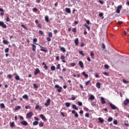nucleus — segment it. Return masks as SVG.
<instances>
[{"instance_id":"obj_1","label":"nucleus","mask_w":129,"mask_h":129,"mask_svg":"<svg viewBox=\"0 0 129 129\" xmlns=\"http://www.w3.org/2000/svg\"><path fill=\"white\" fill-rule=\"evenodd\" d=\"M35 44L36 45H38V46H39L40 47V51H42V52H47V48L46 47H44V46H42L41 45L39 44H37L36 43H35Z\"/></svg>"},{"instance_id":"obj_2","label":"nucleus","mask_w":129,"mask_h":129,"mask_svg":"<svg viewBox=\"0 0 129 129\" xmlns=\"http://www.w3.org/2000/svg\"><path fill=\"white\" fill-rule=\"evenodd\" d=\"M54 88H57V92H58L59 93L62 92V89H63V88L59 86V85L58 84L55 85Z\"/></svg>"},{"instance_id":"obj_3","label":"nucleus","mask_w":129,"mask_h":129,"mask_svg":"<svg viewBox=\"0 0 129 129\" xmlns=\"http://www.w3.org/2000/svg\"><path fill=\"white\" fill-rule=\"evenodd\" d=\"M109 106L111 107V109H113V110L115 109H118V108L116 107V106L113 105V104L110 103Z\"/></svg>"},{"instance_id":"obj_4","label":"nucleus","mask_w":129,"mask_h":129,"mask_svg":"<svg viewBox=\"0 0 129 129\" xmlns=\"http://www.w3.org/2000/svg\"><path fill=\"white\" fill-rule=\"evenodd\" d=\"M0 27H2L4 29H7V25L3 21H0Z\"/></svg>"},{"instance_id":"obj_5","label":"nucleus","mask_w":129,"mask_h":129,"mask_svg":"<svg viewBox=\"0 0 129 129\" xmlns=\"http://www.w3.org/2000/svg\"><path fill=\"white\" fill-rule=\"evenodd\" d=\"M32 116H33V112H30L27 114L26 117L27 118H28L30 119V118H32Z\"/></svg>"},{"instance_id":"obj_6","label":"nucleus","mask_w":129,"mask_h":129,"mask_svg":"<svg viewBox=\"0 0 129 129\" xmlns=\"http://www.w3.org/2000/svg\"><path fill=\"white\" fill-rule=\"evenodd\" d=\"M51 103V99L49 98L47 100L46 102L45 103V106H49Z\"/></svg>"},{"instance_id":"obj_7","label":"nucleus","mask_w":129,"mask_h":129,"mask_svg":"<svg viewBox=\"0 0 129 129\" xmlns=\"http://www.w3.org/2000/svg\"><path fill=\"white\" fill-rule=\"evenodd\" d=\"M20 123L22 124V125H25V126L28 125V122H27L26 120H23V121H21Z\"/></svg>"},{"instance_id":"obj_8","label":"nucleus","mask_w":129,"mask_h":129,"mask_svg":"<svg viewBox=\"0 0 129 129\" xmlns=\"http://www.w3.org/2000/svg\"><path fill=\"white\" fill-rule=\"evenodd\" d=\"M40 116L41 118L42 119V120H44V121H47V119L46 118V117L44 116V115L40 114Z\"/></svg>"},{"instance_id":"obj_9","label":"nucleus","mask_w":129,"mask_h":129,"mask_svg":"<svg viewBox=\"0 0 129 129\" xmlns=\"http://www.w3.org/2000/svg\"><path fill=\"white\" fill-rule=\"evenodd\" d=\"M40 73V70L38 68L36 69L34 72V75H37Z\"/></svg>"},{"instance_id":"obj_10","label":"nucleus","mask_w":129,"mask_h":129,"mask_svg":"<svg viewBox=\"0 0 129 129\" xmlns=\"http://www.w3.org/2000/svg\"><path fill=\"white\" fill-rule=\"evenodd\" d=\"M79 42V39H78V38H77L76 39H75V44L76 46H78Z\"/></svg>"},{"instance_id":"obj_11","label":"nucleus","mask_w":129,"mask_h":129,"mask_svg":"<svg viewBox=\"0 0 129 129\" xmlns=\"http://www.w3.org/2000/svg\"><path fill=\"white\" fill-rule=\"evenodd\" d=\"M101 101L102 104H105V103H106V102H105V100H104V98L102 97H101Z\"/></svg>"},{"instance_id":"obj_12","label":"nucleus","mask_w":129,"mask_h":129,"mask_svg":"<svg viewBox=\"0 0 129 129\" xmlns=\"http://www.w3.org/2000/svg\"><path fill=\"white\" fill-rule=\"evenodd\" d=\"M124 105H127L129 103V99H126L123 102Z\"/></svg>"},{"instance_id":"obj_13","label":"nucleus","mask_w":129,"mask_h":129,"mask_svg":"<svg viewBox=\"0 0 129 129\" xmlns=\"http://www.w3.org/2000/svg\"><path fill=\"white\" fill-rule=\"evenodd\" d=\"M79 64L81 68H83V67H84V66L83 65V62H82V61H79Z\"/></svg>"},{"instance_id":"obj_14","label":"nucleus","mask_w":129,"mask_h":129,"mask_svg":"<svg viewBox=\"0 0 129 129\" xmlns=\"http://www.w3.org/2000/svg\"><path fill=\"white\" fill-rule=\"evenodd\" d=\"M101 85V83H99V82H97L96 84V86L97 88H98V89H99L100 88V86Z\"/></svg>"},{"instance_id":"obj_15","label":"nucleus","mask_w":129,"mask_h":129,"mask_svg":"<svg viewBox=\"0 0 129 129\" xmlns=\"http://www.w3.org/2000/svg\"><path fill=\"white\" fill-rule=\"evenodd\" d=\"M99 122H100L101 123H103V122L104 121V120L103 119H102L101 117H99L98 118Z\"/></svg>"},{"instance_id":"obj_16","label":"nucleus","mask_w":129,"mask_h":129,"mask_svg":"<svg viewBox=\"0 0 129 129\" xmlns=\"http://www.w3.org/2000/svg\"><path fill=\"white\" fill-rule=\"evenodd\" d=\"M0 12H1V13H0L1 16H4V15H5L3 9L0 8Z\"/></svg>"},{"instance_id":"obj_17","label":"nucleus","mask_w":129,"mask_h":129,"mask_svg":"<svg viewBox=\"0 0 129 129\" xmlns=\"http://www.w3.org/2000/svg\"><path fill=\"white\" fill-rule=\"evenodd\" d=\"M72 108L75 110H78V107H77V106L75 104L73 105Z\"/></svg>"},{"instance_id":"obj_18","label":"nucleus","mask_w":129,"mask_h":129,"mask_svg":"<svg viewBox=\"0 0 129 129\" xmlns=\"http://www.w3.org/2000/svg\"><path fill=\"white\" fill-rule=\"evenodd\" d=\"M66 12L67 13H68V14H71V10H70V8H66Z\"/></svg>"},{"instance_id":"obj_19","label":"nucleus","mask_w":129,"mask_h":129,"mask_svg":"<svg viewBox=\"0 0 129 129\" xmlns=\"http://www.w3.org/2000/svg\"><path fill=\"white\" fill-rule=\"evenodd\" d=\"M32 51L33 52H35L36 51V45L34 44H32Z\"/></svg>"},{"instance_id":"obj_20","label":"nucleus","mask_w":129,"mask_h":129,"mask_svg":"<svg viewBox=\"0 0 129 129\" xmlns=\"http://www.w3.org/2000/svg\"><path fill=\"white\" fill-rule=\"evenodd\" d=\"M23 98L24 99H28V98H29V96H28V95L25 94L23 96Z\"/></svg>"},{"instance_id":"obj_21","label":"nucleus","mask_w":129,"mask_h":129,"mask_svg":"<svg viewBox=\"0 0 129 129\" xmlns=\"http://www.w3.org/2000/svg\"><path fill=\"white\" fill-rule=\"evenodd\" d=\"M50 69L52 71H55V70H56V67H55L54 66H52Z\"/></svg>"},{"instance_id":"obj_22","label":"nucleus","mask_w":129,"mask_h":129,"mask_svg":"<svg viewBox=\"0 0 129 129\" xmlns=\"http://www.w3.org/2000/svg\"><path fill=\"white\" fill-rule=\"evenodd\" d=\"M95 98V97H94V96L93 95H91L90 97V100H94Z\"/></svg>"},{"instance_id":"obj_23","label":"nucleus","mask_w":129,"mask_h":129,"mask_svg":"<svg viewBox=\"0 0 129 129\" xmlns=\"http://www.w3.org/2000/svg\"><path fill=\"white\" fill-rule=\"evenodd\" d=\"M84 26L88 29V31H90V27L88 26L87 24H84Z\"/></svg>"},{"instance_id":"obj_24","label":"nucleus","mask_w":129,"mask_h":129,"mask_svg":"<svg viewBox=\"0 0 129 129\" xmlns=\"http://www.w3.org/2000/svg\"><path fill=\"white\" fill-rule=\"evenodd\" d=\"M70 105H71V103H70L69 102H66V106L67 107H70Z\"/></svg>"},{"instance_id":"obj_25","label":"nucleus","mask_w":129,"mask_h":129,"mask_svg":"<svg viewBox=\"0 0 129 129\" xmlns=\"http://www.w3.org/2000/svg\"><path fill=\"white\" fill-rule=\"evenodd\" d=\"M83 75L86 78H88V75H87V74L85 73V72H83Z\"/></svg>"},{"instance_id":"obj_26","label":"nucleus","mask_w":129,"mask_h":129,"mask_svg":"<svg viewBox=\"0 0 129 129\" xmlns=\"http://www.w3.org/2000/svg\"><path fill=\"white\" fill-rule=\"evenodd\" d=\"M33 125H38V124H39V121H35L33 122Z\"/></svg>"},{"instance_id":"obj_27","label":"nucleus","mask_w":129,"mask_h":129,"mask_svg":"<svg viewBox=\"0 0 129 129\" xmlns=\"http://www.w3.org/2000/svg\"><path fill=\"white\" fill-rule=\"evenodd\" d=\"M0 106H1V108H6V106L5 105V104H4V103H1L0 104Z\"/></svg>"},{"instance_id":"obj_28","label":"nucleus","mask_w":129,"mask_h":129,"mask_svg":"<svg viewBox=\"0 0 129 129\" xmlns=\"http://www.w3.org/2000/svg\"><path fill=\"white\" fill-rule=\"evenodd\" d=\"M15 79L16 80H20V76H19L18 75H16L15 76Z\"/></svg>"},{"instance_id":"obj_29","label":"nucleus","mask_w":129,"mask_h":129,"mask_svg":"<svg viewBox=\"0 0 129 129\" xmlns=\"http://www.w3.org/2000/svg\"><path fill=\"white\" fill-rule=\"evenodd\" d=\"M32 11L34 13H37V12H38V9L34 8L32 9Z\"/></svg>"},{"instance_id":"obj_30","label":"nucleus","mask_w":129,"mask_h":129,"mask_svg":"<svg viewBox=\"0 0 129 129\" xmlns=\"http://www.w3.org/2000/svg\"><path fill=\"white\" fill-rule=\"evenodd\" d=\"M10 126H11V127H14V126H15V122L14 121H13L11 123H10Z\"/></svg>"},{"instance_id":"obj_31","label":"nucleus","mask_w":129,"mask_h":129,"mask_svg":"<svg viewBox=\"0 0 129 129\" xmlns=\"http://www.w3.org/2000/svg\"><path fill=\"white\" fill-rule=\"evenodd\" d=\"M60 50L61 51H62V52H66V49L63 47H61Z\"/></svg>"},{"instance_id":"obj_32","label":"nucleus","mask_w":129,"mask_h":129,"mask_svg":"<svg viewBox=\"0 0 129 129\" xmlns=\"http://www.w3.org/2000/svg\"><path fill=\"white\" fill-rule=\"evenodd\" d=\"M79 54H80V55H82V56H85V54L83 53V51H80Z\"/></svg>"},{"instance_id":"obj_33","label":"nucleus","mask_w":129,"mask_h":129,"mask_svg":"<svg viewBox=\"0 0 129 129\" xmlns=\"http://www.w3.org/2000/svg\"><path fill=\"white\" fill-rule=\"evenodd\" d=\"M45 20L46 22H49V17L45 16Z\"/></svg>"},{"instance_id":"obj_34","label":"nucleus","mask_w":129,"mask_h":129,"mask_svg":"<svg viewBox=\"0 0 129 129\" xmlns=\"http://www.w3.org/2000/svg\"><path fill=\"white\" fill-rule=\"evenodd\" d=\"M102 73L104 75H105V76H108L109 75L108 73H107L106 72H103Z\"/></svg>"},{"instance_id":"obj_35","label":"nucleus","mask_w":129,"mask_h":129,"mask_svg":"<svg viewBox=\"0 0 129 129\" xmlns=\"http://www.w3.org/2000/svg\"><path fill=\"white\" fill-rule=\"evenodd\" d=\"M7 77L9 78V79H12V78H13V77L11 74L8 75Z\"/></svg>"},{"instance_id":"obj_36","label":"nucleus","mask_w":129,"mask_h":129,"mask_svg":"<svg viewBox=\"0 0 129 129\" xmlns=\"http://www.w3.org/2000/svg\"><path fill=\"white\" fill-rule=\"evenodd\" d=\"M18 109H21V106H17L16 107L15 110H18Z\"/></svg>"},{"instance_id":"obj_37","label":"nucleus","mask_w":129,"mask_h":129,"mask_svg":"<svg viewBox=\"0 0 129 129\" xmlns=\"http://www.w3.org/2000/svg\"><path fill=\"white\" fill-rule=\"evenodd\" d=\"M3 44H5V45H8L9 43H8V41L6 40H3Z\"/></svg>"},{"instance_id":"obj_38","label":"nucleus","mask_w":129,"mask_h":129,"mask_svg":"<svg viewBox=\"0 0 129 129\" xmlns=\"http://www.w3.org/2000/svg\"><path fill=\"white\" fill-rule=\"evenodd\" d=\"M104 67L105 69H109V66L108 64H105Z\"/></svg>"},{"instance_id":"obj_39","label":"nucleus","mask_w":129,"mask_h":129,"mask_svg":"<svg viewBox=\"0 0 129 129\" xmlns=\"http://www.w3.org/2000/svg\"><path fill=\"white\" fill-rule=\"evenodd\" d=\"M72 32H73V33H76V32H77L76 28H73L72 29Z\"/></svg>"},{"instance_id":"obj_40","label":"nucleus","mask_w":129,"mask_h":129,"mask_svg":"<svg viewBox=\"0 0 129 129\" xmlns=\"http://www.w3.org/2000/svg\"><path fill=\"white\" fill-rule=\"evenodd\" d=\"M75 65H76V63H75V62H71V66H72V67H74V66H75Z\"/></svg>"},{"instance_id":"obj_41","label":"nucleus","mask_w":129,"mask_h":129,"mask_svg":"<svg viewBox=\"0 0 129 129\" xmlns=\"http://www.w3.org/2000/svg\"><path fill=\"white\" fill-rule=\"evenodd\" d=\"M89 83H90V81H88L85 83V84L86 86H87Z\"/></svg>"},{"instance_id":"obj_42","label":"nucleus","mask_w":129,"mask_h":129,"mask_svg":"<svg viewBox=\"0 0 129 129\" xmlns=\"http://www.w3.org/2000/svg\"><path fill=\"white\" fill-rule=\"evenodd\" d=\"M108 121L109 122H110V121H112V117H109L108 118Z\"/></svg>"},{"instance_id":"obj_43","label":"nucleus","mask_w":129,"mask_h":129,"mask_svg":"<svg viewBox=\"0 0 129 129\" xmlns=\"http://www.w3.org/2000/svg\"><path fill=\"white\" fill-rule=\"evenodd\" d=\"M52 36H53V34H52V32H49V33H48V37L51 38V37H52Z\"/></svg>"},{"instance_id":"obj_44","label":"nucleus","mask_w":129,"mask_h":129,"mask_svg":"<svg viewBox=\"0 0 129 129\" xmlns=\"http://www.w3.org/2000/svg\"><path fill=\"white\" fill-rule=\"evenodd\" d=\"M56 69H61V67L60 64H58L57 67H56Z\"/></svg>"},{"instance_id":"obj_45","label":"nucleus","mask_w":129,"mask_h":129,"mask_svg":"<svg viewBox=\"0 0 129 129\" xmlns=\"http://www.w3.org/2000/svg\"><path fill=\"white\" fill-rule=\"evenodd\" d=\"M99 3L101 5H103V4H104V2H103V1H102V0H99Z\"/></svg>"},{"instance_id":"obj_46","label":"nucleus","mask_w":129,"mask_h":129,"mask_svg":"<svg viewBox=\"0 0 129 129\" xmlns=\"http://www.w3.org/2000/svg\"><path fill=\"white\" fill-rule=\"evenodd\" d=\"M78 105H79V106H82V105H83L82 102H78Z\"/></svg>"},{"instance_id":"obj_47","label":"nucleus","mask_w":129,"mask_h":129,"mask_svg":"<svg viewBox=\"0 0 129 129\" xmlns=\"http://www.w3.org/2000/svg\"><path fill=\"white\" fill-rule=\"evenodd\" d=\"M118 10H121V9H122V6L121 5H119L117 7V8Z\"/></svg>"},{"instance_id":"obj_48","label":"nucleus","mask_w":129,"mask_h":129,"mask_svg":"<svg viewBox=\"0 0 129 129\" xmlns=\"http://www.w3.org/2000/svg\"><path fill=\"white\" fill-rule=\"evenodd\" d=\"M113 123H114V124H115L116 125V124H117V120H114L113 122Z\"/></svg>"},{"instance_id":"obj_49","label":"nucleus","mask_w":129,"mask_h":129,"mask_svg":"<svg viewBox=\"0 0 129 129\" xmlns=\"http://www.w3.org/2000/svg\"><path fill=\"white\" fill-rule=\"evenodd\" d=\"M39 126L40 127L44 126V123L40 122L39 123Z\"/></svg>"},{"instance_id":"obj_50","label":"nucleus","mask_w":129,"mask_h":129,"mask_svg":"<svg viewBox=\"0 0 129 129\" xmlns=\"http://www.w3.org/2000/svg\"><path fill=\"white\" fill-rule=\"evenodd\" d=\"M9 48L5 49V53H9Z\"/></svg>"},{"instance_id":"obj_51","label":"nucleus","mask_w":129,"mask_h":129,"mask_svg":"<svg viewBox=\"0 0 129 129\" xmlns=\"http://www.w3.org/2000/svg\"><path fill=\"white\" fill-rule=\"evenodd\" d=\"M60 59L61 60H64L65 59V56L64 55H61V57H60Z\"/></svg>"},{"instance_id":"obj_52","label":"nucleus","mask_w":129,"mask_h":129,"mask_svg":"<svg viewBox=\"0 0 129 129\" xmlns=\"http://www.w3.org/2000/svg\"><path fill=\"white\" fill-rule=\"evenodd\" d=\"M21 27H22V28H23L24 29H25L26 30L27 29V27H26V26L24 25V24H22V25H21Z\"/></svg>"},{"instance_id":"obj_53","label":"nucleus","mask_w":129,"mask_h":129,"mask_svg":"<svg viewBox=\"0 0 129 129\" xmlns=\"http://www.w3.org/2000/svg\"><path fill=\"white\" fill-rule=\"evenodd\" d=\"M33 87L34 88H38V85L36 84H33Z\"/></svg>"},{"instance_id":"obj_54","label":"nucleus","mask_w":129,"mask_h":129,"mask_svg":"<svg viewBox=\"0 0 129 129\" xmlns=\"http://www.w3.org/2000/svg\"><path fill=\"white\" fill-rule=\"evenodd\" d=\"M39 109H41V108H40V106H39L38 105H37L35 106V109H39Z\"/></svg>"},{"instance_id":"obj_55","label":"nucleus","mask_w":129,"mask_h":129,"mask_svg":"<svg viewBox=\"0 0 129 129\" xmlns=\"http://www.w3.org/2000/svg\"><path fill=\"white\" fill-rule=\"evenodd\" d=\"M39 33L40 35H44V32H43L41 30H39Z\"/></svg>"},{"instance_id":"obj_56","label":"nucleus","mask_w":129,"mask_h":129,"mask_svg":"<svg viewBox=\"0 0 129 129\" xmlns=\"http://www.w3.org/2000/svg\"><path fill=\"white\" fill-rule=\"evenodd\" d=\"M47 41L48 42H51V38H50L49 37L47 38Z\"/></svg>"},{"instance_id":"obj_57","label":"nucleus","mask_w":129,"mask_h":129,"mask_svg":"<svg viewBox=\"0 0 129 129\" xmlns=\"http://www.w3.org/2000/svg\"><path fill=\"white\" fill-rule=\"evenodd\" d=\"M121 24H122V21H118V23H117V24L119 26H120V25H121Z\"/></svg>"},{"instance_id":"obj_58","label":"nucleus","mask_w":129,"mask_h":129,"mask_svg":"<svg viewBox=\"0 0 129 129\" xmlns=\"http://www.w3.org/2000/svg\"><path fill=\"white\" fill-rule=\"evenodd\" d=\"M102 49H104L105 48V45L104 44V43L102 44Z\"/></svg>"},{"instance_id":"obj_59","label":"nucleus","mask_w":129,"mask_h":129,"mask_svg":"<svg viewBox=\"0 0 129 129\" xmlns=\"http://www.w3.org/2000/svg\"><path fill=\"white\" fill-rule=\"evenodd\" d=\"M124 125H125L126 126H128L129 124H128V123L127 122H127H124Z\"/></svg>"},{"instance_id":"obj_60","label":"nucleus","mask_w":129,"mask_h":129,"mask_svg":"<svg viewBox=\"0 0 129 129\" xmlns=\"http://www.w3.org/2000/svg\"><path fill=\"white\" fill-rule=\"evenodd\" d=\"M44 68L45 70H47L48 69V66H47V65L45 64Z\"/></svg>"},{"instance_id":"obj_61","label":"nucleus","mask_w":129,"mask_h":129,"mask_svg":"<svg viewBox=\"0 0 129 129\" xmlns=\"http://www.w3.org/2000/svg\"><path fill=\"white\" fill-rule=\"evenodd\" d=\"M86 117H89V113H87L85 114Z\"/></svg>"},{"instance_id":"obj_62","label":"nucleus","mask_w":129,"mask_h":129,"mask_svg":"<svg viewBox=\"0 0 129 129\" xmlns=\"http://www.w3.org/2000/svg\"><path fill=\"white\" fill-rule=\"evenodd\" d=\"M91 57H94V53L91 52L90 54Z\"/></svg>"},{"instance_id":"obj_63","label":"nucleus","mask_w":129,"mask_h":129,"mask_svg":"<svg viewBox=\"0 0 129 129\" xmlns=\"http://www.w3.org/2000/svg\"><path fill=\"white\" fill-rule=\"evenodd\" d=\"M10 17H7V19H6V21L7 22H10Z\"/></svg>"},{"instance_id":"obj_64","label":"nucleus","mask_w":129,"mask_h":129,"mask_svg":"<svg viewBox=\"0 0 129 129\" xmlns=\"http://www.w3.org/2000/svg\"><path fill=\"white\" fill-rule=\"evenodd\" d=\"M75 117H78L79 116V115H78V113H77V112L75 114Z\"/></svg>"}]
</instances>
